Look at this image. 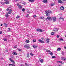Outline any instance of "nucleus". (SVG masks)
<instances>
[{
  "label": "nucleus",
  "mask_w": 66,
  "mask_h": 66,
  "mask_svg": "<svg viewBox=\"0 0 66 66\" xmlns=\"http://www.w3.org/2000/svg\"><path fill=\"white\" fill-rule=\"evenodd\" d=\"M6 11H9V8L7 9Z\"/></svg>",
  "instance_id": "obj_44"
},
{
  "label": "nucleus",
  "mask_w": 66,
  "mask_h": 66,
  "mask_svg": "<svg viewBox=\"0 0 66 66\" xmlns=\"http://www.w3.org/2000/svg\"><path fill=\"white\" fill-rule=\"evenodd\" d=\"M9 60L11 62H12V64H15V61H14L11 58H10Z\"/></svg>",
  "instance_id": "obj_4"
},
{
  "label": "nucleus",
  "mask_w": 66,
  "mask_h": 66,
  "mask_svg": "<svg viewBox=\"0 0 66 66\" xmlns=\"http://www.w3.org/2000/svg\"><path fill=\"white\" fill-rule=\"evenodd\" d=\"M55 30L56 31H58V30H59V29L57 28H56V29H55Z\"/></svg>",
  "instance_id": "obj_39"
},
{
  "label": "nucleus",
  "mask_w": 66,
  "mask_h": 66,
  "mask_svg": "<svg viewBox=\"0 0 66 66\" xmlns=\"http://www.w3.org/2000/svg\"><path fill=\"white\" fill-rule=\"evenodd\" d=\"M6 52H8V50H6Z\"/></svg>",
  "instance_id": "obj_48"
},
{
  "label": "nucleus",
  "mask_w": 66,
  "mask_h": 66,
  "mask_svg": "<svg viewBox=\"0 0 66 66\" xmlns=\"http://www.w3.org/2000/svg\"><path fill=\"white\" fill-rule=\"evenodd\" d=\"M9 12H12V10L11 9L9 10Z\"/></svg>",
  "instance_id": "obj_37"
},
{
  "label": "nucleus",
  "mask_w": 66,
  "mask_h": 66,
  "mask_svg": "<svg viewBox=\"0 0 66 66\" xmlns=\"http://www.w3.org/2000/svg\"><path fill=\"white\" fill-rule=\"evenodd\" d=\"M22 66H24V65H21Z\"/></svg>",
  "instance_id": "obj_58"
},
{
  "label": "nucleus",
  "mask_w": 66,
  "mask_h": 66,
  "mask_svg": "<svg viewBox=\"0 0 66 66\" xmlns=\"http://www.w3.org/2000/svg\"><path fill=\"white\" fill-rule=\"evenodd\" d=\"M61 48H58L57 49V51H60Z\"/></svg>",
  "instance_id": "obj_25"
},
{
  "label": "nucleus",
  "mask_w": 66,
  "mask_h": 66,
  "mask_svg": "<svg viewBox=\"0 0 66 66\" xmlns=\"http://www.w3.org/2000/svg\"><path fill=\"white\" fill-rule=\"evenodd\" d=\"M9 66H13V64H10L9 65Z\"/></svg>",
  "instance_id": "obj_40"
},
{
  "label": "nucleus",
  "mask_w": 66,
  "mask_h": 66,
  "mask_svg": "<svg viewBox=\"0 0 66 66\" xmlns=\"http://www.w3.org/2000/svg\"><path fill=\"white\" fill-rule=\"evenodd\" d=\"M3 24L5 26V27H7V24H6V23H4Z\"/></svg>",
  "instance_id": "obj_14"
},
{
  "label": "nucleus",
  "mask_w": 66,
  "mask_h": 66,
  "mask_svg": "<svg viewBox=\"0 0 66 66\" xmlns=\"http://www.w3.org/2000/svg\"><path fill=\"white\" fill-rule=\"evenodd\" d=\"M57 63H62V62L61 61H57Z\"/></svg>",
  "instance_id": "obj_24"
},
{
  "label": "nucleus",
  "mask_w": 66,
  "mask_h": 66,
  "mask_svg": "<svg viewBox=\"0 0 66 66\" xmlns=\"http://www.w3.org/2000/svg\"><path fill=\"white\" fill-rule=\"evenodd\" d=\"M46 52H48L51 55H53V53H52V52H51L50 50H46Z\"/></svg>",
  "instance_id": "obj_2"
},
{
  "label": "nucleus",
  "mask_w": 66,
  "mask_h": 66,
  "mask_svg": "<svg viewBox=\"0 0 66 66\" xmlns=\"http://www.w3.org/2000/svg\"><path fill=\"white\" fill-rule=\"evenodd\" d=\"M33 47V48H36V46H35V45H33L32 46Z\"/></svg>",
  "instance_id": "obj_38"
},
{
  "label": "nucleus",
  "mask_w": 66,
  "mask_h": 66,
  "mask_svg": "<svg viewBox=\"0 0 66 66\" xmlns=\"http://www.w3.org/2000/svg\"><path fill=\"white\" fill-rule=\"evenodd\" d=\"M0 34H2V31L0 32Z\"/></svg>",
  "instance_id": "obj_51"
},
{
  "label": "nucleus",
  "mask_w": 66,
  "mask_h": 66,
  "mask_svg": "<svg viewBox=\"0 0 66 66\" xmlns=\"http://www.w3.org/2000/svg\"><path fill=\"white\" fill-rule=\"evenodd\" d=\"M9 1H6L5 2V3H6V4H9Z\"/></svg>",
  "instance_id": "obj_22"
},
{
  "label": "nucleus",
  "mask_w": 66,
  "mask_h": 66,
  "mask_svg": "<svg viewBox=\"0 0 66 66\" xmlns=\"http://www.w3.org/2000/svg\"><path fill=\"white\" fill-rule=\"evenodd\" d=\"M3 40L5 42H6V41L7 40V39L6 38H5L3 39Z\"/></svg>",
  "instance_id": "obj_17"
},
{
  "label": "nucleus",
  "mask_w": 66,
  "mask_h": 66,
  "mask_svg": "<svg viewBox=\"0 0 66 66\" xmlns=\"http://www.w3.org/2000/svg\"><path fill=\"white\" fill-rule=\"evenodd\" d=\"M64 9V7L63 6L60 7V9L61 10H63Z\"/></svg>",
  "instance_id": "obj_10"
},
{
  "label": "nucleus",
  "mask_w": 66,
  "mask_h": 66,
  "mask_svg": "<svg viewBox=\"0 0 66 66\" xmlns=\"http://www.w3.org/2000/svg\"><path fill=\"white\" fill-rule=\"evenodd\" d=\"M27 36H29V35H27Z\"/></svg>",
  "instance_id": "obj_60"
},
{
  "label": "nucleus",
  "mask_w": 66,
  "mask_h": 66,
  "mask_svg": "<svg viewBox=\"0 0 66 66\" xmlns=\"http://www.w3.org/2000/svg\"><path fill=\"white\" fill-rule=\"evenodd\" d=\"M65 37H66V35L65 36Z\"/></svg>",
  "instance_id": "obj_64"
},
{
  "label": "nucleus",
  "mask_w": 66,
  "mask_h": 66,
  "mask_svg": "<svg viewBox=\"0 0 66 66\" xmlns=\"http://www.w3.org/2000/svg\"><path fill=\"white\" fill-rule=\"evenodd\" d=\"M36 30L37 31H38L39 32H43V30L40 29H38Z\"/></svg>",
  "instance_id": "obj_6"
},
{
  "label": "nucleus",
  "mask_w": 66,
  "mask_h": 66,
  "mask_svg": "<svg viewBox=\"0 0 66 66\" xmlns=\"http://www.w3.org/2000/svg\"><path fill=\"white\" fill-rule=\"evenodd\" d=\"M23 4H24V5H25V4H26V3H25V2H23Z\"/></svg>",
  "instance_id": "obj_46"
},
{
  "label": "nucleus",
  "mask_w": 66,
  "mask_h": 66,
  "mask_svg": "<svg viewBox=\"0 0 66 66\" xmlns=\"http://www.w3.org/2000/svg\"><path fill=\"white\" fill-rule=\"evenodd\" d=\"M40 19H44L45 18H44V17H41L40 18Z\"/></svg>",
  "instance_id": "obj_26"
},
{
  "label": "nucleus",
  "mask_w": 66,
  "mask_h": 66,
  "mask_svg": "<svg viewBox=\"0 0 66 66\" xmlns=\"http://www.w3.org/2000/svg\"><path fill=\"white\" fill-rule=\"evenodd\" d=\"M52 58H55V56H52Z\"/></svg>",
  "instance_id": "obj_41"
},
{
  "label": "nucleus",
  "mask_w": 66,
  "mask_h": 66,
  "mask_svg": "<svg viewBox=\"0 0 66 66\" xmlns=\"http://www.w3.org/2000/svg\"><path fill=\"white\" fill-rule=\"evenodd\" d=\"M53 31H56V30H55V29H54L53 30Z\"/></svg>",
  "instance_id": "obj_47"
},
{
  "label": "nucleus",
  "mask_w": 66,
  "mask_h": 66,
  "mask_svg": "<svg viewBox=\"0 0 66 66\" xmlns=\"http://www.w3.org/2000/svg\"><path fill=\"white\" fill-rule=\"evenodd\" d=\"M2 24H1V26H2Z\"/></svg>",
  "instance_id": "obj_56"
},
{
  "label": "nucleus",
  "mask_w": 66,
  "mask_h": 66,
  "mask_svg": "<svg viewBox=\"0 0 66 66\" xmlns=\"http://www.w3.org/2000/svg\"><path fill=\"white\" fill-rule=\"evenodd\" d=\"M62 1H66V0H62Z\"/></svg>",
  "instance_id": "obj_57"
},
{
  "label": "nucleus",
  "mask_w": 66,
  "mask_h": 66,
  "mask_svg": "<svg viewBox=\"0 0 66 66\" xmlns=\"http://www.w3.org/2000/svg\"><path fill=\"white\" fill-rule=\"evenodd\" d=\"M17 0H16V1H17Z\"/></svg>",
  "instance_id": "obj_63"
},
{
  "label": "nucleus",
  "mask_w": 66,
  "mask_h": 66,
  "mask_svg": "<svg viewBox=\"0 0 66 66\" xmlns=\"http://www.w3.org/2000/svg\"><path fill=\"white\" fill-rule=\"evenodd\" d=\"M13 55H17V53L16 52H14L13 53Z\"/></svg>",
  "instance_id": "obj_20"
},
{
  "label": "nucleus",
  "mask_w": 66,
  "mask_h": 66,
  "mask_svg": "<svg viewBox=\"0 0 66 66\" xmlns=\"http://www.w3.org/2000/svg\"><path fill=\"white\" fill-rule=\"evenodd\" d=\"M58 2L59 3H63V1H62L61 0H59L58 1Z\"/></svg>",
  "instance_id": "obj_8"
},
{
  "label": "nucleus",
  "mask_w": 66,
  "mask_h": 66,
  "mask_svg": "<svg viewBox=\"0 0 66 66\" xmlns=\"http://www.w3.org/2000/svg\"><path fill=\"white\" fill-rule=\"evenodd\" d=\"M15 65L14 64H12V66H15Z\"/></svg>",
  "instance_id": "obj_54"
},
{
  "label": "nucleus",
  "mask_w": 66,
  "mask_h": 66,
  "mask_svg": "<svg viewBox=\"0 0 66 66\" xmlns=\"http://www.w3.org/2000/svg\"><path fill=\"white\" fill-rule=\"evenodd\" d=\"M8 30H9V31H10V28H8Z\"/></svg>",
  "instance_id": "obj_55"
},
{
  "label": "nucleus",
  "mask_w": 66,
  "mask_h": 66,
  "mask_svg": "<svg viewBox=\"0 0 66 66\" xmlns=\"http://www.w3.org/2000/svg\"><path fill=\"white\" fill-rule=\"evenodd\" d=\"M2 2H0V3H2Z\"/></svg>",
  "instance_id": "obj_59"
},
{
  "label": "nucleus",
  "mask_w": 66,
  "mask_h": 66,
  "mask_svg": "<svg viewBox=\"0 0 66 66\" xmlns=\"http://www.w3.org/2000/svg\"><path fill=\"white\" fill-rule=\"evenodd\" d=\"M61 59L62 60H63V61L64 60V61H66V59L64 57H62L61 58Z\"/></svg>",
  "instance_id": "obj_9"
},
{
  "label": "nucleus",
  "mask_w": 66,
  "mask_h": 66,
  "mask_svg": "<svg viewBox=\"0 0 66 66\" xmlns=\"http://www.w3.org/2000/svg\"><path fill=\"white\" fill-rule=\"evenodd\" d=\"M64 40L63 39H60L59 41H63Z\"/></svg>",
  "instance_id": "obj_29"
},
{
  "label": "nucleus",
  "mask_w": 66,
  "mask_h": 66,
  "mask_svg": "<svg viewBox=\"0 0 66 66\" xmlns=\"http://www.w3.org/2000/svg\"><path fill=\"white\" fill-rule=\"evenodd\" d=\"M42 39H44V38L42 37Z\"/></svg>",
  "instance_id": "obj_49"
},
{
  "label": "nucleus",
  "mask_w": 66,
  "mask_h": 66,
  "mask_svg": "<svg viewBox=\"0 0 66 66\" xmlns=\"http://www.w3.org/2000/svg\"><path fill=\"white\" fill-rule=\"evenodd\" d=\"M19 17H20V16H19L18 15L17 16L16 18H19Z\"/></svg>",
  "instance_id": "obj_36"
},
{
  "label": "nucleus",
  "mask_w": 66,
  "mask_h": 66,
  "mask_svg": "<svg viewBox=\"0 0 66 66\" xmlns=\"http://www.w3.org/2000/svg\"><path fill=\"white\" fill-rule=\"evenodd\" d=\"M32 42H36V40L35 39H33L32 40Z\"/></svg>",
  "instance_id": "obj_23"
},
{
  "label": "nucleus",
  "mask_w": 66,
  "mask_h": 66,
  "mask_svg": "<svg viewBox=\"0 0 66 66\" xmlns=\"http://www.w3.org/2000/svg\"><path fill=\"white\" fill-rule=\"evenodd\" d=\"M25 42L26 43H29L30 42V41L28 40H27L25 41Z\"/></svg>",
  "instance_id": "obj_12"
},
{
  "label": "nucleus",
  "mask_w": 66,
  "mask_h": 66,
  "mask_svg": "<svg viewBox=\"0 0 66 66\" xmlns=\"http://www.w3.org/2000/svg\"><path fill=\"white\" fill-rule=\"evenodd\" d=\"M59 66H61V65H59Z\"/></svg>",
  "instance_id": "obj_61"
},
{
  "label": "nucleus",
  "mask_w": 66,
  "mask_h": 66,
  "mask_svg": "<svg viewBox=\"0 0 66 66\" xmlns=\"http://www.w3.org/2000/svg\"><path fill=\"white\" fill-rule=\"evenodd\" d=\"M63 17H60L59 18V19L60 20V19H63Z\"/></svg>",
  "instance_id": "obj_33"
},
{
  "label": "nucleus",
  "mask_w": 66,
  "mask_h": 66,
  "mask_svg": "<svg viewBox=\"0 0 66 66\" xmlns=\"http://www.w3.org/2000/svg\"><path fill=\"white\" fill-rule=\"evenodd\" d=\"M29 13H30V12H29Z\"/></svg>",
  "instance_id": "obj_62"
},
{
  "label": "nucleus",
  "mask_w": 66,
  "mask_h": 66,
  "mask_svg": "<svg viewBox=\"0 0 66 66\" xmlns=\"http://www.w3.org/2000/svg\"><path fill=\"white\" fill-rule=\"evenodd\" d=\"M33 17H34L35 18L36 17V15H34Z\"/></svg>",
  "instance_id": "obj_42"
},
{
  "label": "nucleus",
  "mask_w": 66,
  "mask_h": 66,
  "mask_svg": "<svg viewBox=\"0 0 66 66\" xmlns=\"http://www.w3.org/2000/svg\"><path fill=\"white\" fill-rule=\"evenodd\" d=\"M38 41H39V42H40V43H45L43 41V40H40V39L38 40Z\"/></svg>",
  "instance_id": "obj_7"
},
{
  "label": "nucleus",
  "mask_w": 66,
  "mask_h": 66,
  "mask_svg": "<svg viewBox=\"0 0 66 66\" xmlns=\"http://www.w3.org/2000/svg\"><path fill=\"white\" fill-rule=\"evenodd\" d=\"M43 1L44 3H47V0H43Z\"/></svg>",
  "instance_id": "obj_16"
},
{
  "label": "nucleus",
  "mask_w": 66,
  "mask_h": 66,
  "mask_svg": "<svg viewBox=\"0 0 66 66\" xmlns=\"http://www.w3.org/2000/svg\"><path fill=\"white\" fill-rule=\"evenodd\" d=\"M54 34V32H53L51 33V35H53Z\"/></svg>",
  "instance_id": "obj_31"
},
{
  "label": "nucleus",
  "mask_w": 66,
  "mask_h": 66,
  "mask_svg": "<svg viewBox=\"0 0 66 66\" xmlns=\"http://www.w3.org/2000/svg\"><path fill=\"white\" fill-rule=\"evenodd\" d=\"M30 55H31L32 56H33V55H34V54H33L32 53H30Z\"/></svg>",
  "instance_id": "obj_27"
},
{
  "label": "nucleus",
  "mask_w": 66,
  "mask_h": 66,
  "mask_svg": "<svg viewBox=\"0 0 66 66\" xmlns=\"http://www.w3.org/2000/svg\"><path fill=\"white\" fill-rule=\"evenodd\" d=\"M46 13V16H49V15H50V13H51V11H46L45 12Z\"/></svg>",
  "instance_id": "obj_1"
},
{
  "label": "nucleus",
  "mask_w": 66,
  "mask_h": 66,
  "mask_svg": "<svg viewBox=\"0 0 66 66\" xmlns=\"http://www.w3.org/2000/svg\"><path fill=\"white\" fill-rule=\"evenodd\" d=\"M59 36H57V38H59Z\"/></svg>",
  "instance_id": "obj_52"
},
{
  "label": "nucleus",
  "mask_w": 66,
  "mask_h": 66,
  "mask_svg": "<svg viewBox=\"0 0 66 66\" xmlns=\"http://www.w3.org/2000/svg\"><path fill=\"white\" fill-rule=\"evenodd\" d=\"M54 3H52L51 4V6H54Z\"/></svg>",
  "instance_id": "obj_19"
},
{
  "label": "nucleus",
  "mask_w": 66,
  "mask_h": 66,
  "mask_svg": "<svg viewBox=\"0 0 66 66\" xmlns=\"http://www.w3.org/2000/svg\"><path fill=\"white\" fill-rule=\"evenodd\" d=\"M40 62L41 63H43L44 62V60H40Z\"/></svg>",
  "instance_id": "obj_21"
},
{
  "label": "nucleus",
  "mask_w": 66,
  "mask_h": 66,
  "mask_svg": "<svg viewBox=\"0 0 66 66\" xmlns=\"http://www.w3.org/2000/svg\"><path fill=\"white\" fill-rule=\"evenodd\" d=\"M64 48L65 49H66V46H64Z\"/></svg>",
  "instance_id": "obj_50"
},
{
  "label": "nucleus",
  "mask_w": 66,
  "mask_h": 66,
  "mask_svg": "<svg viewBox=\"0 0 66 66\" xmlns=\"http://www.w3.org/2000/svg\"><path fill=\"white\" fill-rule=\"evenodd\" d=\"M25 66H29V65H28V64H27V63H25Z\"/></svg>",
  "instance_id": "obj_35"
},
{
  "label": "nucleus",
  "mask_w": 66,
  "mask_h": 66,
  "mask_svg": "<svg viewBox=\"0 0 66 66\" xmlns=\"http://www.w3.org/2000/svg\"><path fill=\"white\" fill-rule=\"evenodd\" d=\"M14 47L15 48H17V45H15L14 46Z\"/></svg>",
  "instance_id": "obj_45"
},
{
  "label": "nucleus",
  "mask_w": 66,
  "mask_h": 66,
  "mask_svg": "<svg viewBox=\"0 0 66 66\" xmlns=\"http://www.w3.org/2000/svg\"><path fill=\"white\" fill-rule=\"evenodd\" d=\"M11 14V12H8L7 13V14Z\"/></svg>",
  "instance_id": "obj_32"
},
{
  "label": "nucleus",
  "mask_w": 66,
  "mask_h": 66,
  "mask_svg": "<svg viewBox=\"0 0 66 66\" xmlns=\"http://www.w3.org/2000/svg\"><path fill=\"white\" fill-rule=\"evenodd\" d=\"M18 49V51H21V50L20 48Z\"/></svg>",
  "instance_id": "obj_34"
},
{
  "label": "nucleus",
  "mask_w": 66,
  "mask_h": 66,
  "mask_svg": "<svg viewBox=\"0 0 66 66\" xmlns=\"http://www.w3.org/2000/svg\"><path fill=\"white\" fill-rule=\"evenodd\" d=\"M24 47L27 49H29L30 47V46L28 45H24Z\"/></svg>",
  "instance_id": "obj_3"
},
{
  "label": "nucleus",
  "mask_w": 66,
  "mask_h": 66,
  "mask_svg": "<svg viewBox=\"0 0 66 66\" xmlns=\"http://www.w3.org/2000/svg\"><path fill=\"white\" fill-rule=\"evenodd\" d=\"M8 14H7H7H6V17H9V15Z\"/></svg>",
  "instance_id": "obj_30"
},
{
  "label": "nucleus",
  "mask_w": 66,
  "mask_h": 66,
  "mask_svg": "<svg viewBox=\"0 0 66 66\" xmlns=\"http://www.w3.org/2000/svg\"><path fill=\"white\" fill-rule=\"evenodd\" d=\"M49 41H50L49 39H47L46 42H47V43H49Z\"/></svg>",
  "instance_id": "obj_18"
},
{
  "label": "nucleus",
  "mask_w": 66,
  "mask_h": 66,
  "mask_svg": "<svg viewBox=\"0 0 66 66\" xmlns=\"http://www.w3.org/2000/svg\"><path fill=\"white\" fill-rule=\"evenodd\" d=\"M5 1H8V0H4Z\"/></svg>",
  "instance_id": "obj_53"
},
{
  "label": "nucleus",
  "mask_w": 66,
  "mask_h": 66,
  "mask_svg": "<svg viewBox=\"0 0 66 66\" xmlns=\"http://www.w3.org/2000/svg\"><path fill=\"white\" fill-rule=\"evenodd\" d=\"M25 10V9H24L23 8L22 9V12H24V11Z\"/></svg>",
  "instance_id": "obj_28"
},
{
  "label": "nucleus",
  "mask_w": 66,
  "mask_h": 66,
  "mask_svg": "<svg viewBox=\"0 0 66 66\" xmlns=\"http://www.w3.org/2000/svg\"><path fill=\"white\" fill-rule=\"evenodd\" d=\"M19 8L20 9H22V6L21 5H19Z\"/></svg>",
  "instance_id": "obj_15"
},
{
  "label": "nucleus",
  "mask_w": 66,
  "mask_h": 66,
  "mask_svg": "<svg viewBox=\"0 0 66 66\" xmlns=\"http://www.w3.org/2000/svg\"><path fill=\"white\" fill-rule=\"evenodd\" d=\"M52 18H53V21H56V18L54 17H53Z\"/></svg>",
  "instance_id": "obj_5"
},
{
  "label": "nucleus",
  "mask_w": 66,
  "mask_h": 66,
  "mask_svg": "<svg viewBox=\"0 0 66 66\" xmlns=\"http://www.w3.org/2000/svg\"><path fill=\"white\" fill-rule=\"evenodd\" d=\"M26 17H28V16H29V15L28 14H27L26 15Z\"/></svg>",
  "instance_id": "obj_43"
},
{
  "label": "nucleus",
  "mask_w": 66,
  "mask_h": 66,
  "mask_svg": "<svg viewBox=\"0 0 66 66\" xmlns=\"http://www.w3.org/2000/svg\"><path fill=\"white\" fill-rule=\"evenodd\" d=\"M47 19L48 20H50L51 19H52V18H51V17L50 16H48L47 17Z\"/></svg>",
  "instance_id": "obj_11"
},
{
  "label": "nucleus",
  "mask_w": 66,
  "mask_h": 66,
  "mask_svg": "<svg viewBox=\"0 0 66 66\" xmlns=\"http://www.w3.org/2000/svg\"><path fill=\"white\" fill-rule=\"evenodd\" d=\"M35 0H28L29 2H34Z\"/></svg>",
  "instance_id": "obj_13"
}]
</instances>
